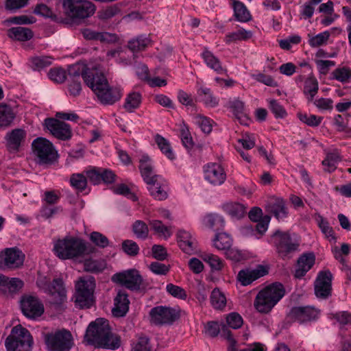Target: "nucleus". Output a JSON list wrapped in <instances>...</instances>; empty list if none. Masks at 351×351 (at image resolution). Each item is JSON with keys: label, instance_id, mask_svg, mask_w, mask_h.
<instances>
[{"label": "nucleus", "instance_id": "nucleus-3", "mask_svg": "<svg viewBox=\"0 0 351 351\" xmlns=\"http://www.w3.org/2000/svg\"><path fill=\"white\" fill-rule=\"evenodd\" d=\"M284 286L274 282L258 292L254 300L255 308L261 313H268L285 295Z\"/></svg>", "mask_w": 351, "mask_h": 351}, {"label": "nucleus", "instance_id": "nucleus-27", "mask_svg": "<svg viewBox=\"0 0 351 351\" xmlns=\"http://www.w3.org/2000/svg\"><path fill=\"white\" fill-rule=\"evenodd\" d=\"M139 169L141 176L146 184L152 183L153 180L160 178V176L155 173L150 158L143 155L139 160Z\"/></svg>", "mask_w": 351, "mask_h": 351}, {"label": "nucleus", "instance_id": "nucleus-60", "mask_svg": "<svg viewBox=\"0 0 351 351\" xmlns=\"http://www.w3.org/2000/svg\"><path fill=\"white\" fill-rule=\"evenodd\" d=\"M298 117L302 122L311 127L318 126L323 119V117H318L314 114H307L306 113H298Z\"/></svg>", "mask_w": 351, "mask_h": 351}, {"label": "nucleus", "instance_id": "nucleus-8", "mask_svg": "<svg viewBox=\"0 0 351 351\" xmlns=\"http://www.w3.org/2000/svg\"><path fill=\"white\" fill-rule=\"evenodd\" d=\"M32 146L40 164H49L56 160L57 152L49 140L43 137L36 138L33 141Z\"/></svg>", "mask_w": 351, "mask_h": 351}, {"label": "nucleus", "instance_id": "nucleus-46", "mask_svg": "<svg viewBox=\"0 0 351 351\" xmlns=\"http://www.w3.org/2000/svg\"><path fill=\"white\" fill-rule=\"evenodd\" d=\"M232 239L226 232H219L213 240V245L219 250H226L232 245Z\"/></svg>", "mask_w": 351, "mask_h": 351}, {"label": "nucleus", "instance_id": "nucleus-23", "mask_svg": "<svg viewBox=\"0 0 351 351\" xmlns=\"http://www.w3.org/2000/svg\"><path fill=\"white\" fill-rule=\"evenodd\" d=\"M227 107L232 112L235 118L243 125H247L249 122L247 110L245 103L239 98L230 99Z\"/></svg>", "mask_w": 351, "mask_h": 351}, {"label": "nucleus", "instance_id": "nucleus-37", "mask_svg": "<svg viewBox=\"0 0 351 351\" xmlns=\"http://www.w3.org/2000/svg\"><path fill=\"white\" fill-rule=\"evenodd\" d=\"M342 160V157L337 149H334L326 154L325 159L322 161L324 170L329 173L334 171L337 165Z\"/></svg>", "mask_w": 351, "mask_h": 351}, {"label": "nucleus", "instance_id": "nucleus-22", "mask_svg": "<svg viewBox=\"0 0 351 351\" xmlns=\"http://www.w3.org/2000/svg\"><path fill=\"white\" fill-rule=\"evenodd\" d=\"M83 71V64H75L69 69V91L73 96L79 95L82 90L80 75Z\"/></svg>", "mask_w": 351, "mask_h": 351}, {"label": "nucleus", "instance_id": "nucleus-20", "mask_svg": "<svg viewBox=\"0 0 351 351\" xmlns=\"http://www.w3.org/2000/svg\"><path fill=\"white\" fill-rule=\"evenodd\" d=\"M95 95L101 104L112 105L120 100L123 93L120 87H110L107 81L105 83V86L101 87Z\"/></svg>", "mask_w": 351, "mask_h": 351}, {"label": "nucleus", "instance_id": "nucleus-53", "mask_svg": "<svg viewBox=\"0 0 351 351\" xmlns=\"http://www.w3.org/2000/svg\"><path fill=\"white\" fill-rule=\"evenodd\" d=\"M193 122L200 128L205 134H209L213 130V121L204 115L196 114L193 117Z\"/></svg>", "mask_w": 351, "mask_h": 351}, {"label": "nucleus", "instance_id": "nucleus-57", "mask_svg": "<svg viewBox=\"0 0 351 351\" xmlns=\"http://www.w3.org/2000/svg\"><path fill=\"white\" fill-rule=\"evenodd\" d=\"M52 58L50 56H36L31 59L32 67L34 70H41L50 66Z\"/></svg>", "mask_w": 351, "mask_h": 351}, {"label": "nucleus", "instance_id": "nucleus-32", "mask_svg": "<svg viewBox=\"0 0 351 351\" xmlns=\"http://www.w3.org/2000/svg\"><path fill=\"white\" fill-rule=\"evenodd\" d=\"M201 56L206 66L213 69L217 74H227V69L222 66L219 59L211 51L206 49L202 53Z\"/></svg>", "mask_w": 351, "mask_h": 351}, {"label": "nucleus", "instance_id": "nucleus-59", "mask_svg": "<svg viewBox=\"0 0 351 351\" xmlns=\"http://www.w3.org/2000/svg\"><path fill=\"white\" fill-rule=\"evenodd\" d=\"M60 197L61 195L58 191H46L43 195L42 202L46 205H55L59 202Z\"/></svg>", "mask_w": 351, "mask_h": 351}, {"label": "nucleus", "instance_id": "nucleus-6", "mask_svg": "<svg viewBox=\"0 0 351 351\" xmlns=\"http://www.w3.org/2000/svg\"><path fill=\"white\" fill-rule=\"evenodd\" d=\"M271 242L282 258L291 257L299 250V243L293 240L287 232L276 230L271 237Z\"/></svg>", "mask_w": 351, "mask_h": 351}, {"label": "nucleus", "instance_id": "nucleus-5", "mask_svg": "<svg viewBox=\"0 0 351 351\" xmlns=\"http://www.w3.org/2000/svg\"><path fill=\"white\" fill-rule=\"evenodd\" d=\"M63 12L72 19H84L93 15L95 5L88 0H61Z\"/></svg>", "mask_w": 351, "mask_h": 351}, {"label": "nucleus", "instance_id": "nucleus-24", "mask_svg": "<svg viewBox=\"0 0 351 351\" xmlns=\"http://www.w3.org/2000/svg\"><path fill=\"white\" fill-rule=\"evenodd\" d=\"M178 243L180 248L186 254H193L197 251V242L189 232L184 230L177 233Z\"/></svg>", "mask_w": 351, "mask_h": 351}, {"label": "nucleus", "instance_id": "nucleus-25", "mask_svg": "<svg viewBox=\"0 0 351 351\" xmlns=\"http://www.w3.org/2000/svg\"><path fill=\"white\" fill-rule=\"evenodd\" d=\"M130 300L128 293L119 290L114 298V306L112 309V315L117 317H123L129 310Z\"/></svg>", "mask_w": 351, "mask_h": 351}, {"label": "nucleus", "instance_id": "nucleus-11", "mask_svg": "<svg viewBox=\"0 0 351 351\" xmlns=\"http://www.w3.org/2000/svg\"><path fill=\"white\" fill-rule=\"evenodd\" d=\"M149 315L151 322L156 325L171 324L180 317L176 309L164 306L152 308Z\"/></svg>", "mask_w": 351, "mask_h": 351}, {"label": "nucleus", "instance_id": "nucleus-35", "mask_svg": "<svg viewBox=\"0 0 351 351\" xmlns=\"http://www.w3.org/2000/svg\"><path fill=\"white\" fill-rule=\"evenodd\" d=\"M15 117L16 113L10 105L0 104V128L10 126Z\"/></svg>", "mask_w": 351, "mask_h": 351}, {"label": "nucleus", "instance_id": "nucleus-44", "mask_svg": "<svg viewBox=\"0 0 351 351\" xmlns=\"http://www.w3.org/2000/svg\"><path fill=\"white\" fill-rule=\"evenodd\" d=\"M223 210L232 217L241 218L246 213V208L237 202L227 203L223 206Z\"/></svg>", "mask_w": 351, "mask_h": 351}, {"label": "nucleus", "instance_id": "nucleus-43", "mask_svg": "<svg viewBox=\"0 0 351 351\" xmlns=\"http://www.w3.org/2000/svg\"><path fill=\"white\" fill-rule=\"evenodd\" d=\"M318 89V82L315 77H308L305 80L304 86V93L308 95L307 99L308 101H312L313 100L314 97L317 93Z\"/></svg>", "mask_w": 351, "mask_h": 351}, {"label": "nucleus", "instance_id": "nucleus-39", "mask_svg": "<svg viewBox=\"0 0 351 351\" xmlns=\"http://www.w3.org/2000/svg\"><path fill=\"white\" fill-rule=\"evenodd\" d=\"M84 37L87 40H100L101 42H114L116 36L108 32H97L90 29H84L82 32Z\"/></svg>", "mask_w": 351, "mask_h": 351}, {"label": "nucleus", "instance_id": "nucleus-10", "mask_svg": "<svg viewBox=\"0 0 351 351\" xmlns=\"http://www.w3.org/2000/svg\"><path fill=\"white\" fill-rule=\"evenodd\" d=\"M112 280L131 291L140 290L143 284V278L139 271L135 269L114 274Z\"/></svg>", "mask_w": 351, "mask_h": 351}, {"label": "nucleus", "instance_id": "nucleus-47", "mask_svg": "<svg viewBox=\"0 0 351 351\" xmlns=\"http://www.w3.org/2000/svg\"><path fill=\"white\" fill-rule=\"evenodd\" d=\"M155 141L162 153L165 154L167 158L171 160L175 159V154L171 145L166 138L160 134H157L155 136Z\"/></svg>", "mask_w": 351, "mask_h": 351}, {"label": "nucleus", "instance_id": "nucleus-45", "mask_svg": "<svg viewBox=\"0 0 351 351\" xmlns=\"http://www.w3.org/2000/svg\"><path fill=\"white\" fill-rule=\"evenodd\" d=\"M149 224L151 229L158 237H163L165 239H167L171 237V232L170 228L165 226L161 221L156 219L151 220Z\"/></svg>", "mask_w": 351, "mask_h": 351}, {"label": "nucleus", "instance_id": "nucleus-13", "mask_svg": "<svg viewBox=\"0 0 351 351\" xmlns=\"http://www.w3.org/2000/svg\"><path fill=\"white\" fill-rule=\"evenodd\" d=\"M82 77L85 84L91 88L94 93L105 86L108 81L105 75L96 67H88L83 64Z\"/></svg>", "mask_w": 351, "mask_h": 351}, {"label": "nucleus", "instance_id": "nucleus-31", "mask_svg": "<svg viewBox=\"0 0 351 351\" xmlns=\"http://www.w3.org/2000/svg\"><path fill=\"white\" fill-rule=\"evenodd\" d=\"M151 195L157 200H164L167 197V186L165 180L161 177L153 180L152 183L147 184Z\"/></svg>", "mask_w": 351, "mask_h": 351}, {"label": "nucleus", "instance_id": "nucleus-64", "mask_svg": "<svg viewBox=\"0 0 351 351\" xmlns=\"http://www.w3.org/2000/svg\"><path fill=\"white\" fill-rule=\"evenodd\" d=\"M50 80L56 83H62L66 78V71L62 68H52L48 73Z\"/></svg>", "mask_w": 351, "mask_h": 351}, {"label": "nucleus", "instance_id": "nucleus-14", "mask_svg": "<svg viewBox=\"0 0 351 351\" xmlns=\"http://www.w3.org/2000/svg\"><path fill=\"white\" fill-rule=\"evenodd\" d=\"M25 254L17 247L6 248L0 253V267L14 269L23 265Z\"/></svg>", "mask_w": 351, "mask_h": 351}, {"label": "nucleus", "instance_id": "nucleus-38", "mask_svg": "<svg viewBox=\"0 0 351 351\" xmlns=\"http://www.w3.org/2000/svg\"><path fill=\"white\" fill-rule=\"evenodd\" d=\"M8 35L12 39L20 41H26L32 38L33 33L29 28L14 27L8 29Z\"/></svg>", "mask_w": 351, "mask_h": 351}, {"label": "nucleus", "instance_id": "nucleus-19", "mask_svg": "<svg viewBox=\"0 0 351 351\" xmlns=\"http://www.w3.org/2000/svg\"><path fill=\"white\" fill-rule=\"evenodd\" d=\"M332 274L329 270L322 271L315 282V293L317 298L326 299L331 294Z\"/></svg>", "mask_w": 351, "mask_h": 351}, {"label": "nucleus", "instance_id": "nucleus-52", "mask_svg": "<svg viewBox=\"0 0 351 351\" xmlns=\"http://www.w3.org/2000/svg\"><path fill=\"white\" fill-rule=\"evenodd\" d=\"M332 79L343 84L351 82V69L347 66L339 67L332 73Z\"/></svg>", "mask_w": 351, "mask_h": 351}, {"label": "nucleus", "instance_id": "nucleus-33", "mask_svg": "<svg viewBox=\"0 0 351 351\" xmlns=\"http://www.w3.org/2000/svg\"><path fill=\"white\" fill-rule=\"evenodd\" d=\"M267 210L278 220L287 217L288 211L285 202L282 199H275L267 206Z\"/></svg>", "mask_w": 351, "mask_h": 351}, {"label": "nucleus", "instance_id": "nucleus-62", "mask_svg": "<svg viewBox=\"0 0 351 351\" xmlns=\"http://www.w3.org/2000/svg\"><path fill=\"white\" fill-rule=\"evenodd\" d=\"M90 240L96 246L101 248H105L109 245L108 239L105 235L99 232H93L90 233Z\"/></svg>", "mask_w": 351, "mask_h": 351}, {"label": "nucleus", "instance_id": "nucleus-50", "mask_svg": "<svg viewBox=\"0 0 351 351\" xmlns=\"http://www.w3.org/2000/svg\"><path fill=\"white\" fill-rule=\"evenodd\" d=\"M201 258L209 265L212 270L220 271L223 267V261L217 255L204 252Z\"/></svg>", "mask_w": 351, "mask_h": 351}, {"label": "nucleus", "instance_id": "nucleus-29", "mask_svg": "<svg viewBox=\"0 0 351 351\" xmlns=\"http://www.w3.org/2000/svg\"><path fill=\"white\" fill-rule=\"evenodd\" d=\"M198 100L207 108H215L218 106L219 98L215 96L211 89L206 86H199L197 89Z\"/></svg>", "mask_w": 351, "mask_h": 351}, {"label": "nucleus", "instance_id": "nucleus-36", "mask_svg": "<svg viewBox=\"0 0 351 351\" xmlns=\"http://www.w3.org/2000/svg\"><path fill=\"white\" fill-rule=\"evenodd\" d=\"M69 184L77 193H83L88 189V180L84 171L70 176Z\"/></svg>", "mask_w": 351, "mask_h": 351}, {"label": "nucleus", "instance_id": "nucleus-58", "mask_svg": "<svg viewBox=\"0 0 351 351\" xmlns=\"http://www.w3.org/2000/svg\"><path fill=\"white\" fill-rule=\"evenodd\" d=\"M318 225L322 232L325 234L328 241L335 243L337 242V237L334 234L332 228L329 226L328 221L323 217H320Z\"/></svg>", "mask_w": 351, "mask_h": 351}, {"label": "nucleus", "instance_id": "nucleus-63", "mask_svg": "<svg viewBox=\"0 0 351 351\" xmlns=\"http://www.w3.org/2000/svg\"><path fill=\"white\" fill-rule=\"evenodd\" d=\"M180 138L182 145L187 149H190L193 147V141L190 134L188 127L183 124L180 128Z\"/></svg>", "mask_w": 351, "mask_h": 351}, {"label": "nucleus", "instance_id": "nucleus-16", "mask_svg": "<svg viewBox=\"0 0 351 351\" xmlns=\"http://www.w3.org/2000/svg\"><path fill=\"white\" fill-rule=\"evenodd\" d=\"M45 126L50 133L58 139L67 141L72 136V131L70 125L56 119H46L45 120Z\"/></svg>", "mask_w": 351, "mask_h": 351}, {"label": "nucleus", "instance_id": "nucleus-61", "mask_svg": "<svg viewBox=\"0 0 351 351\" xmlns=\"http://www.w3.org/2000/svg\"><path fill=\"white\" fill-rule=\"evenodd\" d=\"M329 37V32L328 31H325L311 37L308 40V44L312 47H318L326 44Z\"/></svg>", "mask_w": 351, "mask_h": 351}, {"label": "nucleus", "instance_id": "nucleus-17", "mask_svg": "<svg viewBox=\"0 0 351 351\" xmlns=\"http://www.w3.org/2000/svg\"><path fill=\"white\" fill-rule=\"evenodd\" d=\"M27 132L24 129L15 128L8 132L4 137L5 147L10 153H16L24 145Z\"/></svg>", "mask_w": 351, "mask_h": 351}, {"label": "nucleus", "instance_id": "nucleus-56", "mask_svg": "<svg viewBox=\"0 0 351 351\" xmlns=\"http://www.w3.org/2000/svg\"><path fill=\"white\" fill-rule=\"evenodd\" d=\"M132 230L136 237L141 239H145L149 234L147 225L141 220H136L132 225Z\"/></svg>", "mask_w": 351, "mask_h": 351}, {"label": "nucleus", "instance_id": "nucleus-51", "mask_svg": "<svg viewBox=\"0 0 351 351\" xmlns=\"http://www.w3.org/2000/svg\"><path fill=\"white\" fill-rule=\"evenodd\" d=\"M210 302L213 308L221 310L226 306V298L218 288H215L211 292Z\"/></svg>", "mask_w": 351, "mask_h": 351}, {"label": "nucleus", "instance_id": "nucleus-26", "mask_svg": "<svg viewBox=\"0 0 351 351\" xmlns=\"http://www.w3.org/2000/svg\"><path fill=\"white\" fill-rule=\"evenodd\" d=\"M267 273V271L263 266L258 265L254 269L241 270L238 274V279L242 285L247 286Z\"/></svg>", "mask_w": 351, "mask_h": 351}, {"label": "nucleus", "instance_id": "nucleus-15", "mask_svg": "<svg viewBox=\"0 0 351 351\" xmlns=\"http://www.w3.org/2000/svg\"><path fill=\"white\" fill-rule=\"evenodd\" d=\"M319 315V310L313 306H295L291 309L288 317L293 322L306 324L317 320Z\"/></svg>", "mask_w": 351, "mask_h": 351}, {"label": "nucleus", "instance_id": "nucleus-1", "mask_svg": "<svg viewBox=\"0 0 351 351\" xmlns=\"http://www.w3.org/2000/svg\"><path fill=\"white\" fill-rule=\"evenodd\" d=\"M84 339L97 348L116 350L121 346L120 337L111 332L108 321L104 318H98L88 325Z\"/></svg>", "mask_w": 351, "mask_h": 351}, {"label": "nucleus", "instance_id": "nucleus-9", "mask_svg": "<svg viewBox=\"0 0 351 351\" xmlns=\"http://www.w3.org/2000/svg\"><path fill=\"white\" fill-rule=\"evenodd\" d=\"M93 290L94 285L91 280L80 279L75 285V305L81 308H90L93 302Z\"/></svg>", "mask_w": 351, "mask_h": 351}, {"label": "nucleus", "instance_id": "nucleus-12", "mask_svg": "<svg viewBox=\"0 0 351 351\" xmlns=\"http://www.w3.org/2000/svg\"><path fill=\"white\" fill-rule=\"evenodd\" d=\"M21 308L23 314L27 318L35 319L44 313V306L36 296L26 295L21 300Z\"/></svg>", "mask_w": 351, "mask_h": 351}, {"label": "nucleus", "instance_id": "nucleus-54", "mask_svg": "<svg viewBox=\"0 0 351 351\" xmlns=\"http://www.w3.org/2000/svg\"><path fill=\"white\" fill-rule=\"evenodd\" d=\"M133 351H152L149 339L145 335H140L132 342Z\"/></svg>", "mask_w": 351, "mask_h": 351}, {"label": "nucleus", "instance_id": "nucleus-7", "mask_svg": "<svg viewBox=\"0 0 351 351\" xmlns=\"http://www.w3.org/2000/svg\"><path fill=\"white\" fill-rule=\"evenodd\" d=\"M45 342L50 351H69L73 344L71 333L65 329L48 334Z\"/></svg>", "mask_w": 351, "mask_h": 351}, {"label": "nucleus", "instance_id": "nucleus-18", "mask_svg": "<svg viewBox=\"0 0 351 351\" xmlns=\"http://www.w3.org/2000/svg\"><path fill=\"white\" fill-rule=\"evenodd\" d=\"M204 176L205 180L214 186L221 185L226 180V173L223 167L217 162H210L204 165Z\"/></svg>", "mask_w": 351, "mask_h": 351}, {"label": "nucleus", "instance_id": "nucleus-30", "mask_svg": "<svg viewBox=\"0 0 351 351\" xmlns=\"http://www.w3.org/2000/svg\"><path fill=\"white\" fill-rule=\"evenodd\" d=\"M47 291L53 297L56 302H62L66 296V291L62 278H57L49 283L47 287Z\"/></svg>", "mask_w": 351, "mask_h": 351}, {"label": "nucleus", "instance_id": "nucleus-41", "mask_svg": "<svg viewBox=\"0 0 351 351\" xmlns=\"http://www.w3.org/2000/svg\"><path fill=\"white\" fill-rule=\"evenodd\" d=\"M252 35V32L240 27L237 31L226 34L224 40L228 44L240 40H247L250 39Z\"/></svg>", "mask_w": 351, "mask_h": 351}, {"label": "nucleus", "instance_id": "nucleus-28", "mask_svg": "<svg viewBox=\"0 0 351 351\" xmlns=\"http://www.w3.org/2000/svg\"><path fill=\"white\" fill-rule=\"evenodd\" d=\"M315 257L313 253H306L298 260L295 277L301 278L315 264Z\"/></svg>", "mask_w": 351, "mask_h": 351}, {"label": "nucleus", "instance_id": "nucleus-40", "mask_svg": "<svg viewBox=\"0 0 351 351\" xmlns=\"http://www.w3.org/2000/svg\"><path fill=\"white\" fill-rule=\"evenodd\" d=\"M142 101V95L138 92L130 93L125 99L123 108L127 112H132L138 108Z\"/></svg>", "mask_w": 351, "mask_h": 351}, {"label": "nucleus", "instance_id": "nucleus-4", "mask_svg": "<svg viewBox=\"0 0 351 351\" xmlns=\"http://www.w3.org/2000/svg\"><path fill=\"white\" fill-rule=\"evenodd\" d=\"M32 344L30 332L20 324L12 328L5 341L7 351H30Z\"/></svg>", "mask_w": 351, "mask_h": 351}, {"label": "nucleus", "instance_id": "nucleus-42", "mask_svg": "<svg viewBox=\"0 0 351 351\" xmlns=\"http://www.w3.org/2000/svg\"><path fill=\"white\" fill-rule=\"evenodd\" d=\"M151 44L149 37L141 35L128 42V48L133 52H138L145 50Z\"/></svg>", "mask_w": 351, "mask_h": 351}, {"label": "nucleus", "instance_id": "nucleus-55", "mask_svg": "<svg viewBox=\"0 0 351 351\" xmlns=\"http://www.w3.org/2000/svg\"><path fill=\"white\" fill-rule=\"evenodd\" d=\"M87 180L94 185L101 183L102 176L101 174V169L95 167H89L84 170Z\"/></svg>", "mask_w": 351, "mask_h": 351}, {"label": "nucleus", "instance_id": "nucleus-48", "mask_svg": "<svg viewBox=\"0 0 351 351\" xmlns=\"http://www.w3.org/2000/svg\"><path fill=\"white\" fill-rule=\"evenodd\" d=\"M334 258L338 261L342 266H346V260L343 256H348L350 252V245L348 243H343L341 247L334 246L331 249Z\"/></svg>", "mask_w": 351, "mask_h": 351}, {"label": "nucleus", "instance_id": "nucleus-34", "mask_svg": "<svg viewBox=\"0 0 351 351\" xmlns=\"http://www.w3.org/2000/svg\"><path fill=\"white\" fill-rule=\"evenodd\" d=\"M231 1H232V7L236 20L242 23L250 21L252 19V16L245 5L239 0Z\"/></svg>", "mask_w": 351, "mask_h": 351}, {"label": "nucleus", "instance_id": "nucleus-49", "mask_svg": "<svg viewBox=\"0 0 351 351\" xmlns=\"http://www.w3.org/2000/svg\"><path fill=\"white\" fill-rule=\"evenodd\" d=\"M204 223L209 228L218 230L223 228L225 221L222 216L216 213H211L205 217Z\"/></svg>", "mask_w": 351, "mask_h": 351}, {"label": "nucleus", "instance_id": "nucleus-21", "mask_svg": "<svg viewBox=\"0 0 351 351\" xmlns=\"http://www.w3.org/2000/svg\"><path fill=\"white\" fill-rule=\"evenodd\" d=\"M24 282L19 278H9L0 274V293L6 296L18 293Z\"/></svg>", "mask_w": 351, "mask_h": 351}, {"label": "nucleus", "instance_id": "nucleus-2", "mask_svg": "<svg viewBox=\"0 0 351 351\" xmlns=\"http://www.w3.org/2000/svg\"><path fill=\"white\" fill-rule=\"evenodd\" d=\"M54 254L60 259L80 261L90 253L86 243L82 239L66 237L54 242Z\"/></svg>", "mask_w": 351, "mask_h": 351}]
</instances>
